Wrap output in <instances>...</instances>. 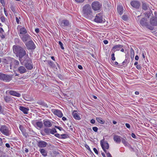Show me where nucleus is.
Returning a JSON list of instances; mask_svg holds the SVG:
<instances>
[{"label":"nucleus","instance_id":"4c0bfd02","mask_svg":"<svg viewBox=\"0 0 157 157\" xmlns=\"http://www.w3.org/2000/svg\"><path fill=\"white\" fill-rule=\"evenodd\" d=\"M12 60L13 61L15 65L18 66L19 65V63L18 60L14 59H13V60Z\"/></svg>","mask_w":157,"mask_h":157},{"label":"nucleus","instance_id":"aec40b11","mask_svg":"<svg viewBox=\"0 0 157 157\" xmlns=\"http://www.w3.org/2000/svg\"><path fill=\"white\" fill-rule=\"evenodd\" d=\"M10 94L12 95L16 96L17 97H21V95L19 93L15 91H13V90H10L9 91Z\"/></svg>","mask_w":157,"mask_h":157},{"label":"nucleus","instance_id":"49530a36","mask_svg":"<svg viewBox=\"0 0 157 157\" xmlns=\"http://www.w3.org/2000/svg\"><path fill=\"white\" fill-rule=\"evenodd\" d=\"M98 128L96 127H94L93 128V131L95 132H97L98 131Z\"/></svg>","mask_w":157,"mask_h":157},{"label":"nucleus","instance_id":"6e6552de","mask_svg":"<svg viewBox=\"0 0 157 157\" xmlns=\"http://www.w3.org/2000/svg\"><path fill=\"white\" fill-rule=\"evenodd\" d=\"M25 45L27 48L29 50H33L36 48L34 43L32 40L26 42Z\"/></svg>","mask_w":157,"mask_h":157},{"label":"nucleus","instance_id":"423d86ee","mask_svg":"<svg viewBox=\"0 0 157 157\" xmlns=\"http://www.w3.org/2000/svg\"><path fill=\"white\" fill-rule=\"evenodd\" d=\"M147 21V19L145 18L144 17L140 21V24L142 26H145L150 30H152L153 29V27L150 25H148Z\"/></svg>","mask_w":157,"mask_h":157},{"label":"nucleus","instance_id":"864d4df0","mask_svg":"<svg viewBox=\"0 0 157 157\" xmlns=\"http://www.w3.org/2000/svg\"><path fill=\"white\" fill-rule=\"evenodd\" d=\"M93 150L96 154H98V152L97 149L96 148H93Z\"/></svg>","mask_w":157,"mask_h":157},{"label":"nucleus","instance_id":"a211bd4d","mask_svg":"<svg viewBox=\"0 0 157 157\" xmlns=\"http://www.w3.org/2000/svg\"><path fill=\"white\" fill-rule=\"evenodd\" d=\"M74 118L77 120H79L81 119L80 117L79 116L76 111H74L72 114Z\"/></svg>","mask_w":157,"mask_h":157},{"label":"nucleus","instance_id":"5fc2aeb1","mask_svg":"<svg viewBox=\"0 0 157 157\" xmlns=\"http://www.w3.org/2000/svg\"><path fill=\"white\" fill-rule=\"evenodd\" d=\"M112 64L114 65L117 66L118 64V63L117 62H112Z\"/></svg>","mask_w":157,"mask_h":157},{"label":"nucleus","instance_id":"cd10ccee","mask_svg":"<svg viewBox=\"0 0 157 157\" xmlns=\"http://www.w3.org/2000/svg\"><path fill=\"white\" fill-rule=\"evenodd\" d=\"M40 153L44 156H46L47 155V152L44 149H41L40 150Z\"/></svg>","mask_w":157,"mask_h":157},{"label":"nucleus","instance_id":"5701e85b","mask_svg":"<svg viewBox=\"0 0 157 157\" xmlns=\"http://www.w3.org/2000/svg\"><path fill=\"white\" fill-rule=\"evenodd\" d=\"M54 113L58 117H62L63 114L62 112L59 110H56L54 111Z\"/></svg>","mask_w":157,"mask_h":157},{"label":"nucleus","instance_id":"2f4dec72","mask_svg":"<svg viewBox=\"0 0 157 157\" xmlns=\"http://www.w3.org/2000/svg\"><path fill=\"white\" fill-rule=\"evenodd\" d=\"M126 138L125 139L124 138H121L122 142L124 144L125 146H128L129 144L128 142L126 141Z\"/></svg>","mask_w":157,"mask_h":157},{"label":"nucleus","instance_id":"13d9d810","mask_svg":"<svg viewBox=\"0 0 157 157\" xmlns=\"http://www.w3.org/2000/svg\"><path fill=\"white\" fill-rule=\"evenodd\" d=\"M131 136H132L134 138H136V136L135 134L133 133H132L131 134Z\"/></svg>","mask_w":157,"mask_h":157},{"label":"nucleus","instance_id":"412c9836","mask_svg":"<svg viewBox=\"0 0 157 157\" xmlns=\"http://www.w3.org/2000/svg\"><path fill=\"white\" fill-rule=\"evenodd\" d=\"M19 109L25 114H28L29 109L23 106H20L19 108Z\"/></svg>","mask_w":157,"mask_h":157},{"label":"nucleus","instance_id":"72a5a7b5","mask_svg":"<svg viewBox=\"0 0 157 157\" xmlns=\"http://www.w3.org/2000/svg\"><path fill=\"white\" fill-rule=\"evenodd\" d=\"M47 62H48V64L50 67H54L55 65L53 62L50 61H47Z\"/></svg>","mask_w":157,"mask_h":157},{"label":"nucleus","instance_id":"3c124183","mask_svg":"<svg viewBox=\"0 0 157 157\" xmlns=\"http://www.w3.org/2000/svg\"><path fill=\"white\" fill-rule=\"evenodd\" d=\"M55 136L56 137H57L59 138H60L61 135L58 133L56 134H55Z\"/></svg>","mask_w":157,"mask_h":157},{"label":"nucleus","instance_id":"4d7b16f0","mask_svg":"<svg viewBox=\"0 0 157 157\" xmlns=\"http://www.w3.org/2000/svg\"><path fill=\"white\" fill-rule=\"evenodd\" d=\"M126 126L128 128H130V125L128 123H126L125 124Z\"/></svg>","mask_w":157,"mask_h":157},{"label":"nucleus","instance_id":"e2e57ef3","mask_svg":"<svg viewBox=\"0 0 157 157\" xmlns=\"http://www.w3.org/2000/svg\"><path fill=\"white\" fill-rule=\"evenodd\" d=\"M6 146L7 148H10V144L8 143H6Z\"/></svg>","mask_w":157,"mask_h":157},{"label":"nucleus","instance_id":"dca6fc26","mask_svg":"<svg viewBox=\"0 0 157 157\" xmlns=\"http://www.w3.org/2000/svg\"><path fill=\"white\" fill-rule=\"evenodd\" d=\"M18 71L20 74H22L26 72V70L25 67L21 66L18 68Z\"/></svg>","mask_w":157,"mask_h":157},{"label":"nucleus","instance_id":"7ed1b4c3","mask_svg":"<svg viewBox=\"0 0 157 157\" xmlns=\"http://www.w3.org/2000/svg\"><path fill=\"white\" fill-rule=\"evenodd\" d=\"M23 63L24 66L28 69L31 70L33 68L32 62L30 58L28 57V55L24 58Z\"/></svg>","mask_w":157,"mask_h":157},{"label":"nucleus","instance_id":"e433bc0d","mask_svg":"<svg viewBox=\"0 0 157 157\" xmlns=\"http://www.w3.org/2000/svg\"><path fill=\"white\" fill-rule=\"evenodd\" d=\"M68 135L66 134L61 135L60 138L65 139L67 137Z\"/></svg>","mask_w":157,"mask_h":157},{"label":"nucleus","instance_id":"b1692460","mask_svg":"<svg viewBox=\"0 0 157 157\" xmlns=\"http://www.w3.org/2000/svg\"><path fill=\"white\" fill-rule=\"evenodd\" d=\"M142 8L143 10H146L150 9L148 5L146 3H143Z\"/></svg>","mask_w":157,"mask_h":157},{"label":"nucleus","instance_id":"58836bf2","mask_svg":"<svg viewBox=\"0 0 157 157\" xmlns=\"http://www.w3.org/2000/svg\"><path fill=\"white\" fill-rule=\"evenodd\" d=\"M152 13V12L151 11L148 12L146 14H145V16L147 17L148 18H149L151 15V14Z\"/></svg>","mask_w":157,"mask_h":157},{"label":"nucleus","instance_id":"8fccbe9b","mask_svg":"<svg viewBox=\"0 0 157 157\" xmlns=\"http://www.w3.org/2000/svg\"><path fill=\"white\" fill-rule=\"evenodd\" d=\"M75 1L78 3H82L83 2L84 0H75Z\"/></svg>","mask_w":157,"mask_h":157},{"label":"nucleus","instance_id":"473e14b6","mask_svg":"<svg viewBox=\"0 0 157 157\" xmlns=\"http://www.w3.org/2000/svg\"><path fill=\"white\" fill-rule=\"evenodd\" d=\"M51 129L48 128H45L44 129V132L47 134L51 133Z\"/></svg>","mask_w":157,"mask_h":157},{"label":"nucleus","instance_id":"4468645a","mask_svg":"<svg viewBox=\"0 0 157 157\" xmlns=\"http://www.w3.org/2000/svg\"><path fill=\"white\" fill-rule=\"evenodd\" d=\"M47 143L46 142L40 140L38 142L37 144V146L39 147L44 148L46 147L47 145Z\"/></svg>","mask_w":157,"mask_h":157},{"label":"nucleus","instance_id":"6ab92c4d","mask_svg":"<svg viewBox=\"0 0 157 157\" xmlns=\"http://www.w3.org/2000/svg\"><path fill=\"white\" fill-rule=\"evenodd\" d=\"M122 138L118 135H115L113 137V140L115 141L117 143H120L121 141Z\"/></svg>","mask_w":157,"mask_h":157},{"label":"nucleus","instance_id":"ea45409f","mask_svg":"<svg viewBox=\"0 0 157 157\" xmlns=\"http://www.w3.org/2000/svg\"><path fill=\"white\" fill-rule=\"evenodd\" d=\"M51 133L52 134H54V133L57 132L55 128L51 129Z\"/></svg>","mask_w":157,"mask_h":157},{"label":"nucleus","instance_id":"a18cd8bd","mask_svg":"<svg viewBox=\"0 0 157 157\" xmlns=\"http://www.w3.org/2000/svg\"><path fill=\"white\" fill-rule=\"evenodd\" d=\"M85 147L89 151H90V152L92 153V151H91V150H90L89 147L86 144L85 145Z\"/></svg>","mask_w":157,"mask_h":157},{"label":"nucleus","instance_id":"6e6d98bb","mask_svg":"<svg viewBox=\"0 0 157 157\" xmlns=\"http://www.w3.org/2000/svg\"><path fill=\"white\" fill-rule=\"evenodd\" d=\"M107 154V157H112L111 155L110 154L109 152H107L106 153Z\"/></svg>","mask_w":157,"mask_h":157},{"label":"nucleus","instance_id":"680f3d73","mask_svg":"<svg viewBox=\"0 0 157 157\" xmlns=\"http://www.w3.org/2000/svg\"><path fill=\"white\" fill-rule=\"evenodd\" d=\"M16 22H17V23L18 24H19V19H18V18L17 17H16Z\"/></svg>","mask_w":157,"mask_h":157},{"label":"nucleus","instance_id":"37998d69","mask_svg":"<svg viewBox=\"0 0 157 157\" xmlns=\"http://www.w3.org/2000/svg\"><path fill=\"white\" fill-rule=\"evenodd\" d=\"M59 43L60 46L61 48L62 49H64V48L63 46V44L62 43V42L61 41H59Z\"/></svg>","mask_w":157,"mask_h":157},{"label":"nucleus","instance_id":"f3484780","mask_svg":"<svg viewBox=\"0 0 157 157\" xmlns=\"http://www.w3.org/2000/svg\"><path fill=\"white\" fill-rule=\"evenodd\" d=\"M60 25L62 27L68 26L69 25V21L66 20H64L61 22Z\"/></svg>","mask_w":157,"mask_h":157},{"label":"nucleus","instance_id":"393cba45","mask_svg":"<svg viewBox=\"0 0 157 157\" xmlns=\"http://www.w3.org/2000/svg\"><path fill=\"white\" fill-rule=\"evenodd\" d=\"M4 99L6 102L11 103L13 102V99L11 97L6 96L4 97Z\"/></svg>","mask_w":157,"mask_h":157},{"label":"nucleus","instance_id":"09e8293b","mask_svg":"<svg viewBox=\"0 0 157 157\" xmlns=\"http://www.w3.org/2000/svg\"><path fill=\"white\" fill-rule=\"evenodd\" d=\"M1 19L2 22H4L5 21V18L4 16L1 17Z\"/></svg>","mask_w":157,"mask_h":157},{"label":"nucleus","instance_id":"603ef678","mask_svg":"<svg viewBox=\"0 0 157 157\" xmlns=\"http://www.w3.org/2000/svg\"><path fill=\"white\" fill-rule=\"evenodd\" d=\"M4 12L5 15L6 16H7L8 15V13L7 12V11H6V9L4 8Z\"/></svg>","mask_w":157,"mask_h":157},{"label":"nucleus","instance_id":"c756f323","mask_svg":"<svg viewBox=\"0 0 157 157\" xmlns=\"http://www.w3.org/2000/svg\"><path fill=\"white\" fill-rule=\"evenodd\" d=\"M122 47V46L121 45H118L114 46L113 48V49H114L116 51H118L120 50V48Z\"/></svg>","mask_w":157,"mask_h":157},{"label":"nucleus","instance_id":"f03ea898","mask_svg":"<svg viewBox=\"0 0 157 157\" xmlns=\"http://www.w3.org/2000/svg\"><path fill=\"white\" fill-rule=\"evenodd\" d=\"M82 13L83 16L85 18L90 17L92 16L93 12L90 5L87 4L82 8Z\"/></svg>","mask_w":157,"mask_h":157},{"label":"nucleus","instance_id":"c03bdc74","mask_svg":"<svg viewBox=\"0 0 157 157\" xmlns=\"http://www.w3.org/2000/svg\"><path fill=\"white\" fill-rule=\"evenodd\" d=\"M112 58L111 59L112 60L114 61L115 60V58L114 57V52L111 55Z\"/></svg>","mask_w":157,"mask_h":157},{"label":"nucleus","instance_id":"f704fd0d","mask_svg":"<svg viewBox=\"0 0 157 157\" xmlns=\"http://www.w3.org/2000/svg\"><path fill=\"white\" fill-rule=\"evenodd\" d=\"M96 120L98 122L101 124H103L104 122V121H103L102 119L100 117H97Z\"/></svg>","mask_w":157,"mask_h":157},{"label":"nucleus","instance_id":"9d476101","mask_svg":"<svg viewBox=\"0 0 157 157\" xmlns=\"http://www.w3.org/2000/svg\"><path fill=\"white\" fill-rule=\"evenodd\" d=\"M100 144L104 151L105 153H106L107 151L105 149H109V144L106 142L103 143L102 140L101 141Z\"/></svg>","mask_w":157,"mask_h":157},{"label":"nucleus","instance_id":"79ce46f5","mask_svg":"<svg viewBox=\"0 0 157 157\" xmlns=\"http://www.w3.org/2000/svg\"><path fill=\"white\" fill-rule=\"evenodd\" d=\"M39 104L40 105L43 106H44L47 107H48L47 104L44 102H40V103Z\"/></svg>","mask_w":157,"mask_h":157},{"label":"nucleus","instance_id":"1a4fd4ad","mask_svg":"<svg viewBox=\"0 0 157 157\" xmlns=\"http://www.w3.org/2000/svg\"><path fill=\"white\" fill-rule=\"evenodd\" d=\"M19 36L24 42H26L27 40L31 39V36L28 34L19 35Z\"/></svg>","mask_w":157,"mask_h":157},{"label":"nucleus","instance_id":"de8ad7c7","mask_svg":"<svg viewBox=\"0 0 157 157\" xmlns=\"http://www.w3.org/2000/svg\"><path fill=\"white\" fill-rule=\"evenodd\" d=\"M55 127L56 128L58 129L60 131H61L63 130V128L61 127L58 126H55Z\"/></svg>","mask_w":157,"mask_h":157},{"label":"nucleus","instance_id":"0e129e2a","mask_svg":"<svg viewBox=\"0 0 157 157\" xmlns=\"http://www.w3.org/2000/svg\"><path fill=\"white\" fill-rule=\"evenodd\" d=\"M78 68L80 69V70H82V66L80 65H78Z\"/></svg>","mask_w":157,"mask_h":157},{"label":"nucleus","instance_id":"774afa93","mask_svg":"<svg viewBox=\"0 0 157 157\" xmlns=\"http://www.w3.org/2000/svg\"><path fill=\"white\" fill-rule=\"evenodd\" d=\"M3 32H4V31H3V29L1 28H0V32L1 33H3Z\"/></svg>","mask_w":157,"mask_h":157},{"label":"nucleus","instance_id":"a878e982","mask_svg":"<svg viewBox=\"0 0 157 157\" xmlns=\"http://www.w3.org/2000/svg\"><path fill=\"white\" fill-rule=\"evenodd\" d=\"M20 35H25L26 34L27 31L26 29L24 28H21L20 29Z\"/></svg>","mask_w":157,"mask_h":157},{"label":"nucleus","instance_id":"9b49d317","mask_svg":"<svg viewBox=\"0 0 157 157\" xmlns=\"http://www.w3.org/2000/svg\"><path fill=\"white\" fill-rule=\"evenodd\" d=\"M131 6L136 9L139 8L140 6V2L137 1H133L131 2Z\"/></svg>","mask_w":157,"mask_h":157},{"label":"nucleus","instance_id":"2eb2a0df","mask_svg":"<svg viewBox=\"0 0 157 157\" xmlns=\"http://www.w3.org/2000/svg\"><path fill=\"white\" fill-rule=\"evenodd\" d=\"M12 60H13V58L8 57L4 59L3 62L7 64H10V66L11 67L13 66V65L11 64V63L12 61Z\"/></svg>","mask_w":157,"mask_h":157},{"label":"nucleus","instance_id":"20e7f679","mask_svg":"<svg viewBox=\"0 0 157 157\" xmlns=\"http://www.w3.org/2000/svg\"><path fill=\"white\" fill-rule=\"evenodd\" d=\"M0 131L2 133L6 136H9L11 133L10 128L6 125H3L1 127Z\"/></svg>","mask_w":157,"mask_h":157},{"label":"nucleus","instance_id":"ddd939ff","mask_svg":"<svg viewBox=\"0 0 157 157\" xmlns=\"http://www.w3.org/2000/svg\"><path fill=\"white\" fill-rule=\"evenodd\" d=\"M150 22L152 26H157V18L153 17L150 19Z\"/></svg>","mask_w":157,"mask_h":157},{"label":"nucleus","instance_id":"052dcab7","mask_svg":"<svg viewBox=\"0 0 157 157\" xmlns=\"http://www.w3.org/2000/svg\"><path fill=\"white\" fill-rule=\"evenodd\" d=\"M90 122L92 124H94L95 122V121L94 119H92L90 121Z\"/></svg>","mask_w":157,"mask_h":157},{"label":"nucleus","instance_id":"c85d7f7f","mask_svg":"<svg viewBox=\"0 0 157 157\" xmlns=\"http://www.w3.org/2000/svg\"><path fill=\"white\" fill-rule=\"evenodd\" d=\"M36 125L39 128H41L43 126V123L41 122L40 121L36 122Z\"/></svg>","mask_w":157,"mask_h":157},{"label":"nucleus","instance_id":"0eeeda50","mask_svg":"<svg viewBox=\"0 0 157 157\" xmlns=\"http://www.w3.org/2000/svg\"><path fill=\"white\" fill-rule=\"evenodd\" d=\"M101 6V4L98 1L94 2L91 4L92 7L94 11H98L100 10Z\"/></svg>","mask_w":157,"mask_h":157},{"label":"nucleus","instance_id":"bb28decb","mask_svg":"<svg viewBox=\"0 0 157 157\" xmlns=\"http://www.w3.org/2000/svg\"><path fill=\"white\" fill-rule=\"evenodd\" d=\"M44 124L45 127H51L52 125V124L50 121H44Z\"/></svg>","mask_w":157,"mask_h":157},{"label":"nucleus","instance_id":"7c9ffc66","mask_svg":"<svg viewBox=\"0 0 157 157\" xmlns=\"http://www.w3.org/2000/svg\"><path fill=\"white\" fill-rule=\"evenodd\" d=\"M11 10L14 13H16L15 6L13 4H11L10 7Z\"/></svg>","mask_w":157,"mask_h":157},{"label":"nucleus","instance_id":"4be33fe9","mask_svg":"<svg viewBox=\"0 0 157 157\" xmlns=\"http://www.w3.org/2000/svg\"><path fill=\"white\" fill-rule=\"evenodd\" d=\"M123 8L121 6H119L117 7V11L119 14L121 15L123 13Z\"/></svg>","mask_w":157,"mask_h":157},{"label":"nucleus","instance_id":"338daca9","mask_svg":"<svg viewBox=\"0 0 157 157\" xmlns=\"http://www.w3.org/2000/svg\"><path fill=\"white\" fill-rule=\"evenodd\" d=\"M103 43L105 44H107L108 43V41L107 40H105L103 41Z\"/></svg>","mask_w":157,"mask_h":157},{"label":"nucleus","instance_id":"39448f33","mask_svg":"<svg viewBox=\"0 0 157 157\" xmlns=\"http://www.w3.org/2000/svg\"><path fill=\"white\" fill-rule=\"evenodd\" d=\"M12 76V75L4 74L0 72V79L6 82H9L11 80Z\"/></svg>","mask_w":157,"mask_h":157},{"label":"nucleus","instance_id":"f8f14e48","mask_svg":"<svg viewBox=\"0 0 157 157\" xmlns=\"http://www.w3.org/2000/svg\"><path fill=\"white\" fill-rule=\"evenodd\" d=\"M95 21L97 23H101L102 21V16L100 13L97 14L94 19Z\"/></svg>","mask_w":157,"mask_h":157},{"label":"nucleus","instance_id":"bf43d9fd","mask_svg":"<svg viewBox=\"0 0 157 157\" xmlns=\"http://www.w3.org/2000/svg\"><path fill=\"white\" fill-rule=\"evenodd\" d=\"M136 68L138 69H141V67L139 65H137L136 66Z\"/></svg>","mask_w":157,"mask_h":157},{"label":"nucleus","instance_id":"a19ab883","mask_svg":"<svg viewBox=\"0 0 157 157\" xmlns=\"http://www.w3.org/2000/svg\"><path fill=\"white\" fill-rule=\"evenodd\" d=\"M122 18L123 20L126 21L128 19V17L126 15H123L122 16Z\"/></svg>","mask_w":157,"mask_h":157},{"label":"nucleus","instance_id":"f257e3e1","mask_svg":"<svg viewBox=\"0 0 157 157\" xmlns=\"http://www.w3.org/2000/svg\"><path fill=\"white\" fill-rule=\"evenodd\" d=\"M13 51L17 56L19 57L21 63L22 62V58L27 56L26 49L19 45H14L13 46Z\"/></svg>","mask_w":157,"mask_h":157},{"label":"nucleus","instance_id":"69168bd1","mask_svg":"<svg viewBox=\"0 0 157 157\" xmlns=\"http://www.w3.org/2000/svg\"><path fill=\"white\" fill-rule=\"evenodd\" d=\"M35 31L36 32V33H38L39 32V29H36L35 30Z\"/></svg>","mask_w":157,"mask_h":157},{"label":"nucleus","instance_id":"c9c22d12","mask_svg":"<svg viewBox=\"0 0 157 157\" xmlns=\"http://www.w3.org/2000/svg\"><path fill=\"white\" fill-rule=\"evenodd\" d=\"M130 53L131 57L133 58L134 56V52L133 49L132 48H131L130 49Z\"/></svg>","mask_w":157,"mask_h":157}]
</instances>
